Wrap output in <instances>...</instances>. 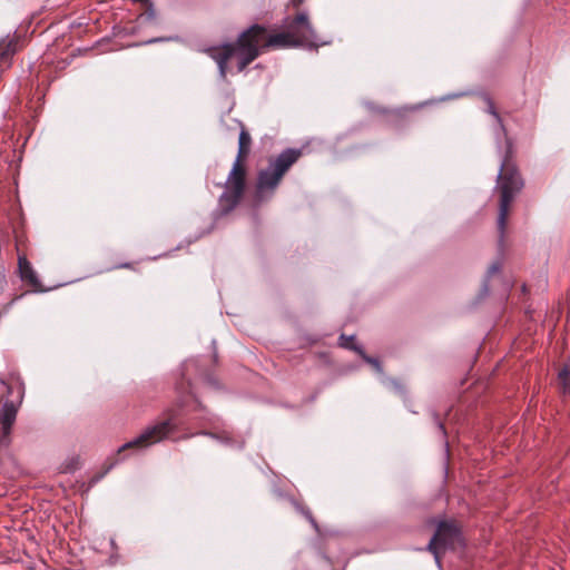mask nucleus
Returning <instances> with one entry per match:
<instances>
[{"instance_id": "nucleus-1", "label": "nucleus", "mask_w": 570, "mask_h": 570, "mask_svg": "<svg viewBox=\"0 0 570 570\" xmlns=\"http://www.w3.org/2000/svg\"><path fill=\"white\" fill-rule=\"evenodd\" d=\"M296 47L286 30L268 35L267 29L259 24H253L243 31L235 43H224L209 47L205 52L217 63L223 79L228 72V62L235 58L237 71L242 72L252 63L263 49H277Z\"/></svg>"}, {"instance_id": "nucleus-2", "label": "nucleus", "mask_w": 570, "mask_h": 570, "mask_svg": "<svg viewBox=\"0 0 570 570\" xmlns=\"http://www.w3.org/2000/svg\"><path fill=\"white\" fill-rule=\"evenodd\" d=\"M252 137L245 126L240 124L238 137V151L225 183V190L219 197V205L224 212L233 210L240 202L246 187V158L249 155Z\"/></svg>"}, {"instance_id": "nucleus-3", "label": "nucleus", "mask_w": 570, "mask_h": 570, "mask_svg": "<svg viewBox=\"0 0 570 570\" xmlns=\"http://www.w3.org/2000/svg\"><path fill=\"white\" fill-rule=\"evenodd\" d=\"M301 149L287 148L276 157L269 158L267 167L257 173L255 200L264 202L271 199L285 174L301 158Z\"/></svg>"}, {"instance_id": "nucleus-4", "label": "nucleus", "mask_w": 570, "mask_h": 570, "mask_svg": "<svg viewBox=\"0 0 570 570\" xmlns=\"http://www.w3.org/2000/svg\"><path fill=\"white\" fill-rule=\"evenodd\" d=\"M523 186L524 183L520 173L517 169V166L510 159V157L507 156L501 164L500 171L498 175V189L500 191V202L497 226L501 243L503 242L505 236L510 206L515 195L522 190Z\"/></svg>"}, {"instance_id": "nucleus-5", "label": "nucleus", "mask_w": 570, "mask_h": 570, "mask_svg": "<svg viewBox=\"0 0 570 570\" xmlns=\"http://www.w3.org/2000/svg\"><path fill=\"white\" fill-rule=\"evenodd\" d=\"M176 430V423L171 417L156 422L147 426L137 438L125 443L120 451L127 449H144L167 439Z\"/></svg>"}, {"instance_id": "nucleus-6", "label": "nucleus", "mask_w": 570, "mask_h": 570, "mask_svg": "<svg viewBox=\"0 0 570 570\" xmlns=\"http://www.w3.org/2000/svg\"><path fill=\"white\" fill-rule=\"evenodd\" d=\"M283 27L296 47L303 45L312 46L317 41L316 32L305 11L297 13L293 18H286Z\"/></svg>"}, {"instance_id": "nucleus-7", "label": "nucleus", "mask_w": 570, "mask_h": 570, "mask_svg": "<svg viewBox=\"0 0 570 570\" xmlns=\"http://www.w3.org/2000/svg\"><path fill=\"white\" fill-rule=\"evenodd\" d=\"M461 543V533L453 522H440L436 532L428 544V550L433 553L440 564V553L446 549H453Z\"/></svg>"}, {"instance_id": "nucleus-8", "label": "nucleus", "mask_w": 570, "mask_h": 570, "mask_svg": "<svg viewBox=\"0 0 570 570\" xmlns=\"http://www.w3.org/2000/svg\"><path fill=\"white\" fill-rule=\"evenodd\" d=\"M18 271L21 281L31 286L32 292H46V288L42 286L37 273L35 272L31 263L27 259L26 255L18 256Z\"/></svg>"}, {"instance_id": "nucleus-9", "label": "nucleus", "mask_w": 570, "mask_h": 570, "mask_svg": "<svg viewBox=\"0 0 570 570\" xmlns=\"http://www.w3.org/2000/svg\"><path fill=\"white\" fill-rule=\"evenodd\" d=\"M17 405L11 402H4L0 410V429L2 430L3 436H8L17 416Z\"/></svg>"}, {"instance_id": "nucleus-10", "label": "nucleus", "mask_w": 570, "mask_h": 570, "mask_svg": "<svg viewBox=\"0 0 570 570\" xmlns=\"http://www.w3.org/2000/svg\"><path fill=\"white\" fill-rule=\"evenodd\" d=\"M17 51V40L14 38L6 37L0 39V61L2 68L11 66L12 57Z\"/></svg>"}, {"instance_id": "nucleus-11", "label": "nucleus", "mask_w": 570, "mask_h": 570, "mask_svg": "<svg viewBox=\"0 0 570 570\" xmlns=\"http://www.w3.org/2000/svg\"><path fill=\"white\" fill-rule=\"evenodd\" d=\"M558 381L563 394L570 393V371L567 366L560 370Z\"/></svg>"}, {"instance_id": "nucleus-12", "label": "nucleus", "mask_w": 570, "mask_h": 570, "mask_svg": "<svg viewBox=\"0 0 570 570\" xmlns=\"http://www.w3.org/2000/svg\"><path fill=\"white\" fill-rule=\"evenodd\" d=\"M484 101L487 104V111L494 117V119L500 125L502 130H504V125H503L502 118H501L500 114L498 112V110L495 108V105H494V101L492 100V98L489 97V96H485L484 97Z\"/></svg>"}, {"instance_id": "nucleus-13", "label": "nucleus", "mask_w": 570, "mask_h": 570, "mask_svg": "<svg viewBox=\"0 0 570 570\" xmlns=\"http://www.w3.org/2000/svg\"><path fill=\"white\" fill-rule=\"evenodd\" d=\"M338 340H340V345L342 347L351 348V350L357 351L360 354H363V351L360 347L354 345V336L353 335L346 336V335L342 334Z\"/></svg>"}, {"instance_id": "nucleus-14", "label": "nucleus", "mask_w": 570, "mask_h": 570, "mask_svg": "<svg viewBox=\"0 0 570 570\" xmlns=\"http://www.w3.org/2000/svg\"><path fill=\"white\" fill-rule=\"evenodd\" d=\"M202 434H205V435H208L215 440H218L223 443H226V444H233L234 443V439L232 436V434L227 433V432H223V433H209V432H202Z\"/></svg>"}, {"instance_id": "nucleus-15", "label": "nucleus", "mask_w": 570, "mask_h": 570, "mask_svg": "<svg viewBox=\"0 0 570 570\" xmlns=\"http://www.w3.org/2000/svg\"><path fill=\"white\" fill-rule=\"evenodd\" d=\"M297 509L298 511L308 520V522L312 524V527L318 531V524L316 522V520L314 519L312 512L309 511V509L305 508V507H302V505H297Z\"/></svg>"}, {"instance_id": "nucleus-16", "label": "nucleus", "mask_w": 570, "mask_h": 570, "mask_svg": "<svg viewBox=\"0 0 570 570\" xmlns=\"http://www.w3.org/2000/svg\"><path fill=\"white\" fill-rule=\"evenodd\" d=\"M145 6L146 11L140 17H146L148 20H154L156 18V12L153 2L149 0V3H146Z\"/></svg>"}, {"instance_id": "nucleus-17", "label": "nucleus", "mask_w": 570, "mask_h": 570, "mask_svg": "<svg viewBox=\"0 0 570 570\" xmlns=\"http://www.w3.org/2000/svg\"><path fill=\"white\" fill-rule=\"evenodd\" d=\"M501 269V263L500 262H495L493 263L490 268H489V275H493L495 273H499Z\"/></svg>"}, {"instance_id": "nucleus-18", "label": "nucleus", "mask_w": 570, "mask_h": 570, "mask_svg": "<svg viewBox=\"0 0 570 570\" xmlns=\"http://www.w3.org/2000/svg\"><path fill=\"white\" fill-rule=\"evenodd\" d=\"M116 268H127V269H134L135 268V264L134 263H122V264H119L116 266Z\"/></svg>"}, {"instance_id": "nucleus-19", "label": "nucleus", "mask_w": 570, "mask_h": 570, "mask_svg": "<svg viewBox=\"0 0 570 570\" xmlns=\"http://www.w3.org/2000/svg\"><path fill=\"white\" fill-rule=\"evenodd\" d=\"M362 355H363V357L366 360V362H367V363H370V364H372V365L376 366L377 368L380 367V363H379V361H377V360H374V358L367 357V356H365L364 354H362Z\"/></svg>"}, {"instance_id": "nucleus-20", "label": "nucleus", "mask_w": 570, "mask_h": 570, "mask_svg": "<svg viewBox=\"0 0 570 570\" xmlns=\"http://www.w3.org/2000/svg\"><path fill=\"white\" fill-rule=\"evenodd\" d=\"M303 2H304V0H291V4L294 8H298Z\"/></svg>"}, {"instance_id": "nucleus-21", "label": "nucleus", "mask_w": 570, "mask_h": 570, "mask_svg": "<svg viewBox=\"0 0 570 570\" xmlns=\"http://www.w3.org/2000/svg\"><path fill=\"white\" fill-rule=\"evenodd\" d=\"M18 298H20V296H17V297L12 298V301L9 303L8 306H11Z\"/></svg>"}]
</instances>
